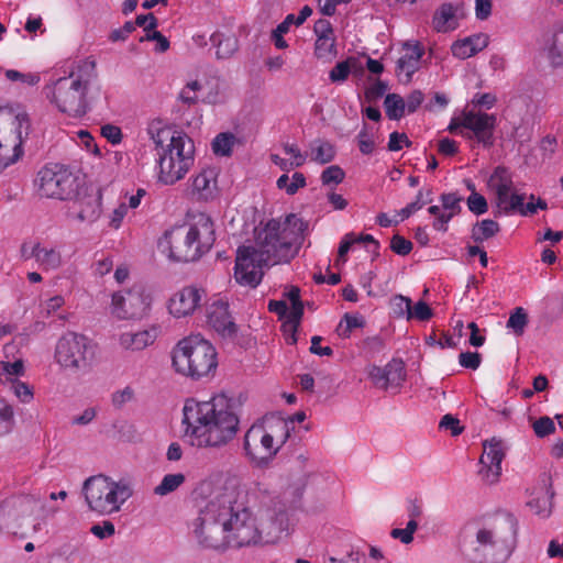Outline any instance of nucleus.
<instances>
[{"label": "nucleus", "mask_w": 563, "mask_h": 563, "mask_svg": "<svg viewBox=\"0 0 563 563\" xmlns=\"http://www.w3.org/2000/svg\"><path fill=\"white\" fill-rule=\"evenodd\" d=\"M312 159L319 164L330 163L334 156V146L327 141H316L311 145Z\"/></svg>", "instance_id": "obj_42"}, {"label": "nucleus", "mask_w": 563, "mask_h": 563, "mask_svg": "<svg viewBox=\"0 0 563 563\" xmlns=\"http://www.w3.org/2000/svg\"><path fill=\"white\" fill-rule=\"evenodd\" d=\"M354 73H362L363 66L355 57H349L343 62H339L329 73V78L332 82H343L347 79L349 75Z\"/></svg>", "instance_id": "obj_34"}, {"label": "nucleus", "mask_w": 563, "mask_h": 563, "mask_svg": "<svg viewBox=\"0 0 563 563\" xmlns=\"http://www.w3.org/2000/svg\"><path fill=\"white\" fill-rule=\"evenodd\" d=\"M217 189L216 173L212 169H205L199 173L194 181L191 194L199 200H209L213 198Z\"/></svg>", "instance_id": "obj_26"}, {"label": "nucleus", "mask_w": 563, "mask_h": 563, "mask_svg": "<svg viewBox=\"0 0 563 563\" xmlns=\"http://www.w3.org/2000/svg\"><path fill=\"white\" fill-rule=\"evenodd\" d=\"M88 80L82 82L81 78H59L51 89V100L60 112L71 117H81L87 112L85 95Z\"/></svg>", "instance_id": "obj_13"}, {"label": "nucleus", "mask_w": 563, "mask_h": 563, "mask_svg": "<svg viewBox=\"0 0 563 563\" xmlns=\"http://www.w3.org/2000/svg\"><path fill=\"white\" fill-rule=\"evenodd\" d=\"M156 339L155 330L124 332L119 336V343L124 350L141 351L151 345Z\"/></svg>", "instance_id": "obj_28"}, {"label": "nucleus", "mask_w": 563, "mask_h": 563, "mask_svg": "<svg viewBox=\"0 0 563 563\" xmlns=\"http://www.w3.org/2000/svg\"><path fill=\"white\" fill-rule=\"evenodd\" d=\"M81 179L60 164L42 167L34 180L41 197L58 200H73L80 192Z\"/></svg>", "instance_id": "obj_9"}, {"label": "nucleus", "mask_w": 563, "mask_h": 563, "mask_svg": "<svg viewBox=\"0 0 563 563\" xmlns=\"http://www.w3.org/2000/svg\"><path fill=\"white\" fill-rule=\"evenodd\" d=\"M484 452L479 459L483 468L479 471L482 478L487 484H495L501 473V461L505 457V449L501 440L493 438L483 443Z\"/></svg>", "instance_id": "obj_16"}, {"label": "nucleus", "mask_w": 563, "mask_h": 563, "mask_svg": "<svg viewBox=\"0 0 563 563\" xmlns=\"http://www.w3.org/2000/svg\"><path fill=\"white\" fill-rule=\"evenodd\" d=\"M219 500L228 530L230 548H242L261 541V527L245 503V496L234 484L218 486Z\"/></svg>", "instance_id": "obj_3"}, {"label": "nucleus", "mask_w": 563, "mask_h": 563, "mask_svg": "<svg viewBox=\"0 0 563 563\" xmlns=\"http://www.w3.org/2000/svg\"><path fill=\"white\" fill-rule=\"evenodd\" d=\"M439 427L441 429L450 430L451 434L454 437L461 434L464 430V427L460 424V420L450 413L442 417Z\"/></svg>", "instance_id": "obj_60"}, {"label": "nucleus", "mask_w": 563, "mask_h": 563, "mask_svg": "<svg viewBox=\"0 0 563 563\" xmlns=\"http://www.w3.org/2000/svg\"><path fill=\"white\" fill-rule=\"evenodd\" d=\"M384 107L390 120H400L405 115V99L398 93H388L385 97Z\"/></svg>", "instance_id": "obj_38"}, {"label": "nucleus", "mask_w": 563, "mask_h": 563, "mask_svg": "<svg viewBox=\"0 0 563 563\" xmlns=\"http://www.w3.org/2000/svg\"><path fill=\"white\" fill-rule=\"evenodd\" d=\"M0 366L3 373L8 376L7 378H14L24 375V363L22 360H16L13 363L1 362Z\"/></svg>", "instance_id": "obj_61"}, {"label": "nucleus", "mask_w": 563, "mask_h": 563, "mask_svg": "<svg viewBox=\"0 0 563 563\" xmlns=\"http://www.w3.org/2000/svg\"><path fill=\"white\" fill-rule=\"evenodd\" d=\"M183 422L191 444L200 449L222 450L236 437L240 420L234 400L217 395L209 401L186 402Z\"/></svg>", "instance_id": "obj_2"}, {"label": "nucleus", "mask_w": 563, "mask_h": 563, "mask_svg": "<svg viewBox=\"0 0 563 563\" xmlns=\"http://www.w3.org/2000/svg\"><path fill=\"white\" fill-rule=\"evenodd\" d=\"M15 133L19 140L18 144L14 145L13 155L4 163V166L16 163L23 156V143L29 137L31 132V121L25 112L18 113L15 115Z\"/></svg>", "instance_id": "obj_29"}, {"label": "nucleus", "mask_w": 563, "mask_h": 563, "mask_svg": "<svg viewBox=\"0 0 563 563\" xmlns=\"http://www.w3.org/2000/svg\"><path fill=\"white\" fill-rule=\"evenodd\" d=\"M186 481L183 473L167 474L163 477L159 485L154 488V494L158 496H166L178 489Z\"/></svg>", "instance_id": "obj_40"}, {"label": "nucleus", "mask_w": 563, "mask_h": 563, "mask_svg": "<svg viewBox=\"0 0 563 563\" xmlns=\"http://www.w3.org/2000/svg\"><path fill=\"white\" fill-rule=\"evenodd\" d=\"M210 41L217 48L216 55L219 59L230 58L239 49V41L233 34L214 32L210 36Z\"/></svg>", "instance_id": "obj_31"}, {"label": "nucleus", "mask_w": 563, "mask_h": 563, "mask_svg": "<svg viewBox=\"0 0 563 563\" xmlns=\"http://www.w3.org/2000/svg\"><path fill=\"white\" fill-rule=\"evenodd\" d=\"M526 199L527 194L519 192L516 188L500 197H496L495 203L497 210L495 211V216L518 213L519 208L522 207V202Z\"/></svg>", "instance_id": "obj_30"}, {"label": "nucleus", "mask_w": 563, "mask_h": 563, "mask_svg": "<svg viewBox=\"0 0 563 563\" xmlns=\"http://www.w3.org/2000/svg\"><path fill=\"white\" fill-rule=\"evenodd\" d=\"M169 244V255L177 262H194L199 260L198 249L186 231V227L173 229L166 233Z\"/></svg>", "instance_id": "obj_20"}, {"label": "nucleus", "mask_w": 563, "mask_h": 563, "mask_svg": "<svg viewBox=\"0 0 563 563\" xmlns=\"http://www.w3.org/2000/svg\"><path fill=\"white\" fill-rule=\"evenodd\" d=\"M14 426L13 408L3 398H0V437L10 433Z\"/></svg>", "instance_id": "obj_48"}, {"label": "nucleus", "mask_w": 563, "mask_h": 563, "mask_svg": "<svg viewBox=\"0 0 563 563\" xmlns=\"http://www.w3.org/2000/svg\"><path fill=\"white\" fill-rule=\"evenodd\" d=\"M432 201V190L428 189L426 192L423 190H419L416 197V200L411 203L407 205L399 211V216L401 220L409 218L415 211L420 210L424 205L430 203Z\"/></svg>", "instance_id": "obj_46"}, {"label": "nucleus", "mask_w": 563, "mask_h": 563, "mask_svg": "<svg viewBox=\"0 0 563 563\" xmlns=\"http://www.w3.org/2000/svg\"><path fill=\"white\" fill-rule=\"evenodd\" d=\"M261 534L265 533L268 540H275L289 528V509L278 500L264 510L261 522Z\"/></svg>", "instance_id": "obj_19"}, {"label": "nucleus", "mask_w": 563, "mask_h": 563, "mask_svg": "<svg viewBox=\"0 0 563 563\" xmlns=\"http://www.w3.org/2000/svg\"><path fill=\"white\" fill-rule=\"evenodd\" d=\"M365 325V320L363 317L345 313L343 320L336 328V333L341 338H350L353 329L363 328Z\"/></svg>", "instance_id": "obj_45"}, {"label": "nucleus", "mask_w": 563, "mask_h": 563, "mask_svg": "<svg viewBox=\"0 0 563 563\" xmlns=\"http://www.w3.org/2000/svg\"><path fill=\"white\" fill-rule=\"evenodd\" d=\"M390 250L401 256L408 255L412 250V243L399 234H395L390 241Z\"/></svg>", "instance_id": "obj_57"}, {"label": "nucleus", "mask_w": 563, "mask_h": 563, "mask_svg": "<svg viewBox=\"0 0 563 563\" xmlns=\"http://www.w3.org/2000/svg\"><path fill=\"white\" fill-rule=\"evenodd\" d=\"M35 261L38 266L45 271H55L60 267L63 260L62 254L54 247L43 246L41 243H35Z\"/></svg>", "instance_id": "obj_33"}, {"label": "nucleus", "mask_w": 563, "mask_h": 563, "mask_svg": "<svg viewBox=\"0 0 563 563\" xmlns=\"http://www.w3.org/2000/svg\"><path fill=\"white\" fill-rule=\"evenodd\" d=\"M529 501H527V506L530 508L532 512L536 515L547 518L552 512V499L554 497V492L552 490L551 483H543V486L536 493Z\"/></svg>", "instance_id": "obj_25"}, {"label": "nucleus", "mask_w": 563, "mask_h": 563, "mask_svg": "<svg viewBox=\"0 0 563 563\" xmlns=\"http://www.w3.org/2000/svg\"><path fill=\"white\" fill-rule=\"evenodd\" d=\"M173 365L177 373L200 379L216 371V349L199 334L187 336L174 349Z\"/></svg>", "instance_id": "obj_5"}, {"label": "nucleus", "mask_w": 563, "mask_h": 563, "mask_svg": "<svg viewBox=\"0 0 563 563\" xmlns=\"http://www.w3.org/2000/svg\"><path fill=\"white\" fill-rule=\"evenodd\" d=\"M440 200L444 210L453 211L456 213L461 211L460 202L462 201V197L457 196L456 194H443L441 195Z\"/></svg>", "instance_id": "obj_62"}, {"label": "nucleus", "mask_w": 563, "mask_h": 563, "mask_svg": "<svg viewBox=\"0 0 563 563\" xmlns=\"http://www.w3.org/2000/svg\"><path fill=\"white\" fill-rule=\"evenodd\" d=\"M466 202L470 211L476 216H481L487 212V200L483 195L478 192H472Z\"/></svg>", "instance_id": "obj_55"}, {"label": "nucleus", "mask_w": 563, "mask_h": 563, "mask_svg": "<svg viewBox=\"0 0 563 563\" xmlns=\"http://www.w3.org/2000/svg\"><path fill=\"white\" fill-rule=\"evenodd\" d=\"M101 135L112 144H119L122 141V131L113 124H106L101 128Z\"/></svg>", "instance_id": "obj_63"}, {"label": "nucleus", "mask_w": 563, "mask_h": 563, "mask_svg": "<svg viewBox=\"0 0 563 563\" xmlns=\"http://www.w3.org/2000/svg\"><path fill=\"white\" fill-rule=\"evenodd\" d=\"M202 290L196 287H185L169 299V311L177 318L195 311L200 305Z\"/></svg>", "instance_id": "obj_22"}, {"label": "nucleus", "mask_w": 563, "mask_h": 563, "mask_svg": "<svg viewBox=\"0 0 563 563\" xmlns=\"http://www.w3.org/2000/svg\"><path fill=\"white\" fill-rule=\"evenodd\" d=\"M405 54L397 62V69L405 73L406 80L410 81L412 75L419 69V63L423 55V47L416 44L405 43Z\"/></svg>", "instance_id": "obj_24"}, {"label": "nucleus", "mask_w": 563, "mask_h": 563, "mask_svg": "<svg viewBox=\"0 0 563 563\" xmlns=\"http://www.w3.org/2000/svg\"><path fill=\"white\" fill-rule=\"evenodd\" d=\"M290 428L286 420L276 419L267 429L263 423H254L245 433L244 450L252 462L267 464L287 441Z\"/></svg>", "instance_id": "obj_8"}, {"label": "nucleus", "mask_w": 563, "mask_h": 563, "mask_svg": "<svg viewBox=\"0 0 563 563\" xmlns=\"http://www.w3.org/2000/svg\"><path fill=\"white\" fill-rule=\"evenodd\" d=\"M308 223L296 214H288L285 223L272 219L256 232V246L242 245L236 251L235 278L242 285L256 287L263 277L262 268L288 263L303 242Z\"/></svg>", "instance_id": "obj_1"}, {"label": "nucleus", "mask_w": 563, "mask_h": 563, "mask_svg": "<svg viewBox=\"0 0 563 563\" xmlns=\"http://www.w3.org/2000/svg\"><path fill=\"white\" fill-rule=\"evenodd\" d=\"M314 52L318 58H327L329 56L335 55L336 51L334 37L329 36L317 38Z\"/></svg>", "instance_id": "obj_52"}, {"label": "nucleus", "mask_w": 563, "mask_h": 563, "mask_svg": "<svg viewBox=\"0 0 563 563\" xmlns=\"http://www.w3.org/2000/svg\"><path fill=\"white\" fill-rule=\"evenodd\" d=\"M499 224L490 219L476 222L472 228L471 238L476 243H482L499 232Z\"/></svg>", "instance_id": "obj_37"}, {"label": "nucleus", "mask_w": 563, "mask_h": 563, "mask_svg": "<svg viewBox=\"0 0 563 563\" xmlns=\"http://www.w3.org/2000/svg\"><path fill=\"white\" fill-rule=\"evenodd\" d=\"M208 323L223 338H234L238 327L229 312L228 302L214 301L208 309Z\"/></svg>", "instance_id": "obj_21"}, {"label": "nucleus", "mask_w": 563, "mask_h": 563, "mask_svg": "<svg viewBox=\"0 0 563 563\" xmlns=\"http://www.w3.org/2000/svg\"><path fill=\"white\" fill-rule=\"evenodd\" d=\"M548 57L553 66H563V30L553 34L548 48Z\"/></svg>", "instance_id": "obj_43"}, {"label": "nucleus", "mask_w": 563, "mask_h": 563, "mask_svg": "<svg viewBox=\"0 0 563 563\" xmlns=\"http://www.w3.org/2000/svg\"><path fill=\"white\" fill-rule=\"evenodd\" d=\"M90 532L99 538L106 539L114 534V525L111 521H103L102 525H95L91 527Z\"/></svg>", "instance_id": "obj_64"}, {"label": "nucleus", "mask_w": 563, "mask_h": 563, "mask_svg": "<svg viewBox=\"0 0 563 563\" xmlns=\"http://www.w3.org/2000/svg\"><path fill=\"white\" fill-rule=\"evenodd\" d=\"M194 164V143L189 137H178V142L159 153L158 179L165 185L180 180Z\"/></svg>", "instance_id": "obj_11"}, {"label": "nucleus", "mask_w": 563, "mask_h": 563, "mask_svg": "<svg viewBox=\"0 0 563 563\" xmlns=\"http://www.w3.org/2000/svg\"><path fill=\"white\" fill-rule=\"evenodd\" d=\"M489 36L485 33H477L459 40L452 44V54L461 59L474 56L478 52L487 47Z\"/></svg>", "instance_id": "obj_23"}, {"label": "nucleus", "mask_w": 563, "mask_h": 563, "mask_svg": "<svg viewBox=\"0 0 563 563\" xmlns=\"http://www.w3.org/2000/svg\"><path fill=\"white\" fill-rule=\"evenodd\" d=\"M148 133L151 134L156 147H161L163 152L164 150L175 145L176 142H178V137H187L185 134L172 131L168 128L156 129V131H154L153 128H150Z\"/></svg>", "instance_id": "obj_35"}, {"label": "nucleus", "mask_w": 563, "mask_h": 563, "mask_svg": "<svg viewBox=\"0 0 563 563\" xmlns=\"http://www.w3.org/2000/svg\"><path fill=\"white\" fill-rule=\"evenodd\" d=\"M145 41H155L157 43L155 47L157 53H165L169 48L168 38L155 29L140 38V42Z\"/></svg>", "instance_id": "obj_56"}, {"label": "nucleus", "mask_w": 563, "mask_h": 563, "mask_svg": "<svg viewBox=\"0 0 563 563\" xmlns=\"http://www.w3.org/2000/svg\"><path fill=\"white\" fill-rule=\"evenodd\" d=\"M432 317V309L422 300L418 301L413 307L411 306L410 312H408V320L417 319L419 321H428Z\"/></svg>", "instance_id": "obj_54"}, {"label": "nucleus", "mask_w": 563, "mask_h": 563, "mask_svg": "<svg viewBox=\"0 0 563 563\" xmlns=\"http://www.w3.org/2000/svg\"><path fill=\"white\" fill-rule=\"evenodd\" d=\"M385 373V383H387V388L398 387L405 380L406 372L405 364L400 360H391L386 366Z\"/></svg>", "instance_id": "obj_39"}, {"label": "nucleus", "mask_w": 563, "mask_h": 563, "mask_svg": "<svg viewBox=\"0 0 563 563\" xmlns=\"http://www.w3.org/2000/svg\"><path fill=\"white\" fill-rule=\"evenodd\" d=\"M228 530L221 511L217 487L211 490L205 505L194 521V534L198 544L205 549L225 551L230 548Z\"/></svg>", "instance_id": "obj_7"}, {"label": "nucleus", "mask_w": 563, "mask_h": 563, "mask_svg": "<svg viewBox=\"0 0 563 563\" xmlns=\"http://www.w3.org/2000/svg\"><path fill=\"white\" fill-rule=\"evenodd\" d=\"M152 303V296L143 284H134L131 288L122 289L112 295L111 313L123 320L142 319Z\"/></svg>", "instance_id": "obj_12"}, {"label": "nucleus", "mask_w": 563, "mask_h": 563, "mask_svg": "<svg viewBox=\"0 0 563 563\" xmlns=\"http://www.w3.org/2000/svg\"><path fill=\"white\" fill-rule=\"evenodd\" d=\"M345 173L339 165H331L322 172L321 181L323 185H338L343 181Z\"/></svg>", "instance_id": "obj_53"}, {"label": "nucleus", "mask_w": 563, "mask_h": 563, "mask_svg": "<svg viewBox=\"0 0 563 563\" xmlns=\"http://www.w3.org/2000/svg\"><path fill=\"white\" fill-rule=\"evenodd\" d=\"M497 118L482 111H463V129L460 134L467 140H476L484 147H492L495 143L494 132Z\"/></svg>", "instance_id": "obj_14"}, {"label": "nucleus", "mask_w": 563, "mask_h": 563, "mask_svg": "<svg viewBox=\"0 0 563 563\" xmlns=\"http://www.w3.org/2000/svg\"><path fill=\"white\" fill-rule=\"evenodd\" d=\"M488 187L495 192V198L515 189L512 176L504 166H497L488 179Z\"/></svg>", "instance_id": "obj_32"}, {"label": "nucleus", "mask_w": 563, "mask_h": 563, "mask_svg": "<svg viewBox=\"0 0 563 563\" xmlns=\"http://www.w3.org/2000/svg\"><path fill=\"white\" fill-rule=\"evenodd\" d=\"M3 384H9L10 389L22 402L29 404L32 401L34 393L33 388L29 384L21 382L18 378H5Z\"/></svg>", "instance_id": "obj_47"}, {"label": "nucleus", "mask_w": 563, "mask_h": 563, "mask_svg": "<svg viewBox=\"0 0 563 563\" xmlns=\"http://www.w3.org/2000/svg\"><path fill=\"white\" fill-rule=\"evenodd\" d=\"M235 140V136L229 132L218 134L212 141L213 153L216 155L230 156Z\"/></svg>", "instance_id": "obj_44"}, {"label": "nucleus", "mask_w": 563, "mask_h": 563, "mask_svg": "<svg viewBox=\"0 0 563 563\" xmlns=\"http://www.w3.org/2000/svg\"><path fill=\"white\" fill-rule=\"evenodd\" d=\"M73 213L80 222H93L101 213V192L95 187H84L80 183V192L74 198Z\"/></svg>", "instance_id": "obj_17"}, {"label": "nucleus", "mask_w": 563, "mask_h": 563, "mask_svg": "<svg viewBox=\"0 0 563 563\" xmlns=\"http://www.w3.org/2000/svg\"><path fill=\"white\" fill-rule=\"evenodd\" d=\"M54 356L65 371L71 374L87 373L95 360V345L82 334L67 332L57 341Z\"/></svg>", "instance_id": "obj_10"}, {"label": "nucleus", "mask_w": 563, "mask_h": 563, "mask_svg": "<svg viewBox=\"0 0 563 563\" xmlns=\"http://www.w3.org/2000/svg\"><path fill=\"white\" fill-rule=\"evenodd\" d=\"M402 144L406 147L411 146V141L408 139L406 133H399V132H393L389 135V142L387 145L388 151L390 152H397L402 148Z\"/></svg>", "instance_id": "obj_58"}, {"label": "nucleus", "mask_w": 563, "mask_h": 563, "mask_svg": "<svg viewBox=\"0 0 563 563\" xmlns=\"http://www.w3.org/2000/svg\"><path fill=\"white\" fill-rule=\"evenodd\" d=\"M532 429L534 434L542 439L555 432V423L550 417L543 416L532 422Z\"/></svg>", "instance_id": "obj_51"}, {"label": "nucleus", "mask_w": 563, "mask_h": 563, "mask_svg": "<svg viewBox=\"0 0 563 563\" xmlns=\"http://www.w3.org/2000/svg\"><path fill=\"white\" fill-rule=\"evenodd\" d=\"M186 231L192 239L196 249H198L199 257L208 253L216 241V230L212 219L206 213H199L192 218Z\"/></svg>", "instance_id": "obj_18"}, {"label": "nucleus", "mask_w": 563, "mask_h": 563, "mask_svg": "<svg viewBox=\"0 0 563 563\" xmlns=\"http://www.w3.org/2000/svg\"><path fill=\"white\" fill-rule=\"evenodd\" d=\"M455 8L451 3H443L433 15V26L438 32H446L455 29L456 25L449 23L455 18Z\"/></svg>", "instance_id": "obj_36"}, {"label": "nucleus", "mask_w": 563, "mask_h": 563, "mask_svg": "<svg viewBox=\"0 0 563 563\" xmlns=\"http://www.w3.org/2000/svg\"><path fill=\"white\" fill-rule=\"evenodd\" d=\"M476 547L468 553L472 563H505L512 553L516 530L511 519L483 526L475 532Z\"/></svg>", "instance_id": "obj_4"}, {"label": "nucleus", "mask_w": 563, "mask_h": 563, "mask_svg": "<svg viewBox=\"0 0 563 563\" xmlns=\"http://www.w3.org/2000/svg\"><path fill=\"white\" fill-rule=\"evenodd\" d=\"M461 366L470 369H477L482 362V356L477 352H462L459 355Z\"/></svg>", "instance_id": "obj_59"}, {"label": "nucleus", "mask_w": 563, "mask_h": 563, "mask_svg": "<svg viewBox=\"0 0 563 563\" xmlns=\"http://www.w3.org/2000/svg\"><path fill=\"white\" fill-rule=\"evenodd\" d=\"M312 13V9L308 5H305L298 13L297 16L294 14H288L286 19L273 31L272 38L275 43V46L279 49H284L288 46L287 42L284 40L283 34L288 32L289 25L295 23L296 25H301Z\"/></svg>", "instance_id": "obj_27"}, {"label": "nucleus", "mask_w": 563, "mask_h": 563, "mask_svg": "<svg viewBox=\"0 0 563 563\" xmlns=\"http://www.w3.org/2000/svg\"><path fill=\"white\" fill-rule=\"evenodd\" d=\"M389 307L397 318H406L408 320V312H410L411 299L402 295H395L389 300Z\"/></svg>", "instance_id": "obj_50"}, {"label": "nucleus", "mask_w": 563, "mask_h": 563, "mask_svg": "<svg viewBox=\"0 0 563 563\" xmlns=\"http://www.w3.org/2000/svg\"><path fill=\"white\" fill-rule=\"evenodd\" d=\"M303 314V302H297L296 305H291V310L286 314L287 320L284 322L283 328L285 331H290L291 335V344L297 342V338L295 333L297 332L300 320Z\"/></svg>", "instance_id": "obj_41"}, {"label": "nucleus", "mask_w": 563, "mask_h": 563, "mask_svg": "<svg viewBox=\"0 0 563 563\" xmlns=\"http://www.w3.org/2000/svg\"><path fill=\"white\" fill-rule=\"evenodd\" d=\"M528 313L522 307H517L507 321V328L511 329L516 335H522L528 324Z\"/></svg>", "instance_id": "obj_49"}, {"label": "nucleus", "mask_w": 563, "mask_h": 563, "mask_svg": "<svg viewBox=\"0 0 563 563\" xmlns=\"http://www.w3.org/2000/svg\"><path fill=\"white\" fill-rule=\"evenodd\" d=\"M37 499L30 495L12 496L0 504V529L10 531L30 518L37 507Z\"/></svg>", "instance_id": "obj_15"}, {"label": "nucleus", "mask_w": 563, "mask_h": 563, "mask_svg": "<svg viewBox=\"0 0 563 563\" xmlns=\"http://www.w3.org/2000/svg\"><path fill=\"white\" fill-rule=\"evenodd\" d=\"M82 494L91 511L110 515L119 511L121 505L132 496V488L125 481L114 482L99 474L84 482Z\"/></svg>", "instance_id": "obj_6"}]
</instances>
